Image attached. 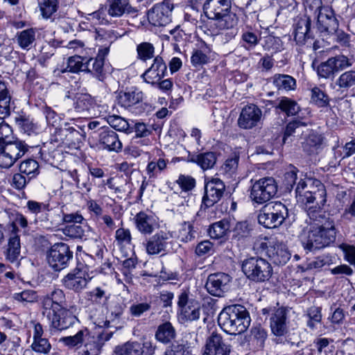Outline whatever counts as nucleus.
<instances>
[{"label":"nucleus","mask_w":355,"mask_h":355,"mask_svg":"<svg viewBox=\"0 0 355 355\" xmlns=\"http://www.w3.org/2000/svg\"><path fill=\"white\" fill-rule=\"evenodd\" d=\"M202 11L208 21H201L198 28L206 35H216L224 30H231L230 38L236 35L239 17L232 11V0H205Z\"/></svg>","instance_id":"1"},{"label":"nucleus","mask_w":355,"mask_h":355,"mask_svg":"<svg viewBox=\"0 0 355 355\" xmlns=\"http://www.w3.org/2000/svg\"><path fill=\"white\" fill-rule=\"evenodd\" d=\"M250 317L246 308L241 304H233L223 309L218 317V323L227 334H241L250 324Z\"/></svg>","instance_id":"2"},{"label":"nucleus","mask_w":355,"mask_h":355,"mask_svg":"<svg viewBox=\"0 0 355 355\" xmlns=\"http://www.w3.org/2000/svg\"><path fill=\"white\" fill-rule=\"evenodd\" d=\"M67 301L63 291L58 289L52 294V298L46 297L42 301V313L51 322L53 328L57 331L67 329Z\"/></svg>","instance_id":"3"},{"label":"nucleus","mask_w":355,"mask_h":355,"mask_svg":"<svg viewBox=\"0 0 355 355\" xmlns=\"http://www.w3.org/2000/svg\"><path fill=\"white\" fill-rule=\"evenodd\" d=\"M241 270L250 281L255 283L266 282L273 274L270 263L259 256L245 258L242 261Z\"/></svg>","instance_id":"4"},{"label":"nucleus","mask_w":355,"mask_h":355,"mask_svg":"<svg viewBox=\"0 0 355 355\" xmlns=\"http://www.w3.org/2000/svg\"><path fill=\"white\" fill-rule=\"evenodd\" d=\"M288 216L287 207L279 201H275L265 205L260 209L257 219L264 227L275 228L280 226Z\"/></svg>","instance_id":"5"},{"label":"nucleus","mask_w":355,"mask_h":355,"mask_svg":"<svg viewBox=\"0 0 355 355\" xmlns=\"http://www.w3.org/2000/svg\"><path fill=\"white\" fill-rule=\"evenodd\" d=\"M277 184L272 177H265L256 180L251 186L250 198L252 202L263 205L275 196Z\"/></svg>","instance_id":"6"},{"label":"nucleus","mask_w":355,"mask_h":355,"mask_svg":"<svg viewBox=\"0 0 355 355\" xmlns=\"http://www.w3.org/2000/svg\"><path fill=\"white\" fill-rule=\"evenodd\" d=\"M308 215L311 220L314 221L315 227H319L320 232V236L323 241L325 247L334 243L336 236V229L335 227L334 220L326 215L324 212L313 210L312 208L308 211Z\"/></svg>","instance_id":"7"},{"label":"nucleus","mask_w":355,"mask_h":355,"mask_svg":"<svg viewBox=\"0 0 355 355\" xmlns=\"http://www.w3.org/2000/svg\"><path fill=\"white\" fill-rule=\"evenodd\" d=\"M28 146L16 139L4 144H0V166L10 168L28 151Z\"/></svg>","instance_id":"8"},{"label":"nucleus","mask_w":355,"mask_h":355,"mask_svg":"<svg viewBox=\"0 0 355 355\" xmlns=\"http://www.w3.org/2000/svg\"><path fill=\"white\" fill-rule=\"evenodd\" d=\"M352 64V60L347 56L338 55L321 62L317 67V74L321 78H334L335 74L350 67Z\"/></svg>","instance_id":"9"},{"label":"nucleus","mask_w":355,"mask_h":355,"mask_svg":"<svg viewBox=\"0 0 355 355\" xmlns=\"http://www.w3.org/2000/svg\"><path fill=\"white\" fill-rule=\"evenodd\" d=\"M179 317L183 322L198 320L200 315L199 302L189 297V292L184 291L178 295Z\"/></svg>","instance_id":"10"},{"label":"nucleus","mask_w":355,"mask_h":355,"mask_svg":"<svg viewBox=\"0 0 355 355\" xmlns=\"http://www.w3.org/2000/svg\"><path fill=\"white\" fill-rule=\"evenodd\" d=\"M174 5L171 0L156 3L148 12V19L154 26H164L171 21Z\"/></svg>","instance_id":"11"},{"label":"nucleus","mask_w":355,"mask_h":355,"mask_svg":"<svg viewBox=\"0 0 355 355\" xmlns=\"http://www.w3.org/2000/svg\"><path fill=\"white\" fill-rule=\"evenodd\" d=\"M85 121L83 119H70L68 121V148L76 150L80 154V148L85 138Z\"/></svg>","instance_id":"12"},{"label":"nucleus","mask_w":355,"mask_h":355,"mask_svg":"<svg viewBox=\"0 0 355 355\" xmlns=\"http://www.w3.org/2000/svg\"><path fill=\"white\" fill-rule=\"evenodd\" d=\"M339 23L334 10L324 6L317 15V28L321 33L334 34L338 29Z\"/></svg>","instance_id":"13"},{"label":"nucleus","mask_w":355,"mask_h":355,"mask_svg":"<svg viewBox=\"0 0 355 355\" xmlns=\"http://www.w3.org/2000/svg\"><path fill=\"white\" fill-rule=\"evenodd\" d=\"M311 19L307 14L297 16L294 24V40L298 45H304L309 40H313Z\"/></svg>","instance_id":"14"},{"label":"nucleus","mask_w":355,"mask_h":355,"mask_svg":"<svg viewBox=\"0 0 355 355\" xmlns=\"http://www.w3.org/2000/svg\"><path fill=\"white\" fill-rule=\"evenodd\" d=\"M225 191V185L224 182L219 178H213L205 186L202 203L207 207H212L222 198Z\"/></svg>","instance_id":"15"},{"label":"nucleus","mask_w":355,"mask_h":355,"mask_svg":"<svg viewBox=\"0 0 355 355\" xmlns=\"http://www.w3.org/2000/svg\"><path fill=\"white\" fill-rule=\"evenodd\" d=\"M156 347L150 342L143 344L135 341L127 342L123 345H118L114 349L116 355H153Z\"/></svg>","instance_id":"16"},{"label":"nucleus","mask_w":355,"mask_h":355,"mask_svg":"<svg viewBox=\"0 0 355 355\" xmlns=\"http://www.w3.org/2000/svg\"><path fill=\"white\" fill-rule=\"evenodd\" d=\"M172 234L160 230L149 238L146 243V250L148 254L155 255L166 252L172 241Z\"/></svg>","instance_id":"17"},{"label":"nucleus","mask_w":355,"mask_h":355,"mask_svg":"<svg viewBox=\"0 0 355 355\" xmlns=\"http://www.w3.org/2000/svg\"><path fill=\"white\" fill-rule=\"evenodd\" d=\"M262 116L260 108L254 104L245 105L241 110L238 119V125L245 130L256 127Z\"/></svg>","instance_id":"18"},{"label":"nucleus","mask_w":355,"mask_h":355,"mask_svg":"<svg viewBox=\"0 0 355 355\" xmlns=\"http://www.w3.org/2000/svg\"><path fill=\"white\" fill-rule=\"evenodd\" d=\"M231 279L229 275L223 272L211 274L208 276L205 287L211 295L220 297L227 289Z\"/></svg>","instance_id":"19"},{"label":"nucleus","mask_w":355,"mask_h":355,"mask_svg":"<svg viewBox=\"0 0 355 355\" xmlns=\"http://www.w3.org/2000/svg\"><path fill=\"white\" fill-rule=\"evenodd\" d=\"M47 261L55 271H60L67 266V245L55 243L47 254Z\"/></svg>","instance_id":"20"},{"label":"nucleus","mask_w":355,"mask_h":355,"mask_svg":"<svg viewBox=\"0 0 355 355\" xmlns=\"http://www.w3.org/2000/svg\"><path fill=\"white\" fill-rule=\"evenodd\" d=\"M231 347L220 334L212 333L207 339L203 355H229Z\"/></svg>","instance_id":"21"},{"label":"nucleus","mask_w":355,"mask_h":355,"mask_svg":"<svg viewBox=\"0 0 355 355\" xmlns=\"http://www.w3.org/2000/svg\"><path fill=\"white\" fill-rule=\"evenodd\" d=\"M166 72L167 67L163 58L156 56L150 67L146 70L141 77L146 83L155 85L165 76Z\"/></svg>","instance_id":"22"},{"label":"nucleus","mask_w":355,"mask_h":355,"mask_svg":"<svg viewBox=\"0 0 355 355\" xmlns=\"http://www.w3.org/2000/svg\"><path fill=\"white\" fill-rule=\"evenodd\" d=\"M98 144L101 148L110 152L119 153L123 147L118 134L109 128L98 133Z\"/></svg>","instance_id":"23"},{"label":"nucleus","mask_w":355,"mask_h":355,"mask_svg":"<svg viewBox=\"0 0 355 355\" xmlns=\"http://www.w3.org/2000/svg\"><path fill=\"white\" fill-rule=\"evenodd\" d=\"M315 184L318 185V189L309 191L306 193V198H308L307 202H300V204L309 206L307 211L309 209L312 208L313 210L322 211V207L325 205L326 200V189L323 184L319 180H315Z\"/></svg>","instance_id":"24"},{"label":"nucleus","mask_w":355,"mask_h":355,"mask_svg":"<svg viewBox=\"0 0 355 355\" xmlns=\"http://www.w3.org/2000/svg\"><path fill=\"white\" fill-rule=\"evenodd\" d=\"M105 10L112 17H121L125 14L136 15L137 9L133 8L130 0H107Z\"/></svg>","instance_id":"25"},{"label":"nucleus","mask_w":355,"mask_h":355,"mask_svg":"<svg viewBox=\"0 0 355 355\" xmlns=\"http://www.w3.org/2000/svg\"><path fill=\"white\" fill-rule=\"evenodd\" d=\"M287 312L288 310L286 308L280 307L271 313L270 327L274 335L282 336L287 333Z\"/></svg>","instance_id":"26"},{"label":"nucleus","mask_w":355,"mask_h":355,"mask_svg":"<svg viewBox=\"0 0 355 355\" xmlns=\"http://www.w3.org/2000/svg\"><path fill=\"white\" fill-rule=\"evenodd\" d=\"M87 58L83 56L74 55L68 58V72L76 73L74 76H68V82L74 80L77 87H80L78 80H80L78 73L80 71H90L89 62H87Z\"/></svg>","instance_id":"27"},{"label":"nucleus","mask_w":355,"mask_h":355,"mask_svg":"<svg viewBox=\"0 0 355 355\" xmlns=\"http://www.w3.org/2000/svg\"><path fill=\"white\" fill-rule=\"evenodd\" d=\"M319 227L312 225L306 236L302 239V245L306 250L314 252L325 248L321 236L319 235Z\"/></svg>","instance_id":"28"},{"label":"nucleus","mask_w":355,"mask_h":355,"mask_svg":"<svg viewBox=\"0 0 355 355\" xmlns=\"http://www.w3.org/2000/svg\"><path fill=\"white\" fill-rule=\"evenodd\" d=\"M267 254L273 263L278 266L286 264L291 259L290 252L282 243H277L270 246L267 251Z\"/></svg>","instance_id":"29"},{"label":"nucleus","mask_w":355,"mask_h":355,"mask_svg":"<svg viewBox=\"0 0 355 355\" xmlns=\"http://www.w3.org/2000/svg\"><path fill=\"white\" fill-rule=\"evenodd\" d=\"M176 336V330L170 322L160 324L155 334V339L164 345L172 344Z\"/></svg>","instance_id":"30"},{"label":"nucleus","mask_w":355,"mask_h":355,"mask_svg":"<svg viewBox=\"0 0 355 355\" xmlns=\"http://www.w3.org/2000/svg\"><path fill=\"white\" fill-rule=\"evenodd\" d=\"M134 219L137 229L141 234H150L154 231L156 222L153 216L140 211L136 214Z\"/></svg>","instance_id":"31"},{"label":"nucleus","mask_w":355,"mask_h":355,"mask_svg":"<svg viewBox=\"0 0 355 355\" xmlns=\"http://www.w3.org/2000/svg\"><path fill=\"white\" fill-rule=\"evenodd\" d=\"M253 230V225L248 220L236 222L231 230L232 239L243 243L252 236Z\"/></svg>","instance_id":"32"},{"label":"nucleus","mask_w":355,"mask_h":355,"mask_svg":"<svg viewBox=\"0 0 355 355\" xmlns=\"http://www.w3.org/2000/svg\"><path fill=\"white\" fill-rule=\"evenodd\" d=\"M83 267V263L78 262L76 268L77 272L76 273H68V288L78 292L86 286L87 280L84 277Z\"/></svg>","instance_id":"33"},{"label":"nucleus","mask_w":355,"mask_h":355,"mask_svg":"<svg viewBox=\"0 0 355 355\" xmlns=\"http://www.w3.org/2000/svg\"><path fill=\"white\" fill-rule=\"evenodd\" d=\"M271 82L279 91H294L296 89V80L288 74L275 73L271 77Z\"/></svg>","instance_id":"34"},{"label":"nucleus","mask_w":355,"mask_h":355,"mask_svg":"<svg viewBox=\"0 0 355 355\" xmlns=\"http://www.w3.org/2000/svg\"><path fill=\"white\" fill-rule=\"evenodd\" d=\"M144 94L137 88H132L125 92H120L118 97L119 103L124 107H130L143 100Z\"/></svg>","instance_id":"35"},{"label":"nucleus","mask_w":355,"mask_h":355,"mask_svg":"<svg viewBox=\"0 0 355 355\" xmlns=\"http://www.w3.org/2000/svg\"><path fill=\"white\" fill-rule=\"evenodd\" d=\"M74 111L80 114L78 119L86 118L90 114V110L94 109V103L89 96L80 94L76 100H73Z\"/></svg>","instance_id":"36"},{"label":"nucleus","mask_w":355,"mask_h":355,"mask_svg":"<svg viewBox=\"0 0 355 355\" xmlns=\"http://www.w3.org/2000/svg\"><path fill=\"white\" fill-rule=\"evenodd\" d=\"M341 92H347L355 87V69L346 71L341 73L335 81V87Z\"/></svg>","instance_id":"37"},{"label":"nucleus","mask_w":355,"mask_h":355,"mask_svg":"<svg viewBox=\"0 0 355 355\" xmlns=\"http://www.w3.org/2000/svg\"><path fill=\"white\" fill-rule=\"evenodd\" d=\"M317 189H318V187L315 184V180H312L311 179H301L295 188V197L297 202H307L308 198H306L305 194L308 193L309 191Z\"/></svg>","instance_id":"38"},{"label":"nucleus","mask_w":355,"mask_h":355,"mask_svg":"<svg viewBox=\"0 0 355 355\" xmlns=\"http://www.w3.org/2000/svg\"><path fill=\"white\" fill-rule=\"evenodd\" d=\"M217 157L214 152H205L194 155L191 158L192 162L196 163L204 171L212 168L216 163Z\"/></svg>","instance_id":"39"},{"label":"nucleus","mask_w":355,"mask_h":355,"mask_svg":"<svg viewBox=\"0 0 355 355\" xmlns=\"http://www.w3.org/2000/svg\"><path fill=\"white\" fill-rule=\"evenodd\" d=\"M83 220L82 215L76 213L68 214V237L81 238L83 236L84 230L80 225L76 223H81Z\"/></svg>","instance_id":"40"},{"label":"nucleus","mask_w":355,"mask_h":355,"mask_svg":"<svg viewBox=\"0 0 355 355\" xmlns=\"http://www.w3.org/2000/svg\"><path fill=\"white\" fill-rule=\"evenodd\" d=\"M323 137L322 135L311 132L309 134L304 141L302 143V146L304 152L311 155L315 153L318 148L322 145Z\"/></svg>","instance_id":"41"},{"label":"nucleus","mask_w":355,"mask_h":355,"mask_svg":"<svg viewBox=\"0 0 355 355\" xmlns=\"http://www.w3.org/2000/svg\"><path fill=\"white\" fill-rule=\"evenodd\" d=\"M275 107L279 109L287 116H294L300 110V107L295 101L286 96L278 98Z\"/></svg>","instance_id":"42"},{"label":"nucleus","mask_w":355,"mask_h":355,"mask_svg":"<svg viewBox=\"0 0 355 355\" xmlns=\"http://www.w3.org/2000/svg\"><path fill=\"white\" fill-rule=\"evenodd\" d=\"M21 251L19 236L15 233H11L8 239V248L6 252V257L11 262L15 261Z\"/></svg>","instance_id":"43"},{"label":"nucleus","mask_w":355,"mask_h":355,"mask_svg":"<svg viewBox=\"0 0 355 355\" xmlns=\"http://www.w3.org/2000/svg\"><path fill=\"white\" fill-rule=\"evenodd\" d=\"M11 96L8 89L7 83L0 80V114L3 117L10 114Z\"/></svg>","instance_id":"44"},{"label":"nucleus","mask_w":355,"mask_h":355,"mask_svg":"<svg viewBox=\"0 0 355 355\" xmlns=\"http://www.w3.org/2000/svg\"><path fill=\"white\" fill-rule=\"evenodd\" d=\"M16 40L19 46L23 49L28 50L32 46L35 40V31L33 28H28L16 35Z\"/></svg>","instance_id":"45"},{"label":"nucleus","mask_w":355,"mask_h":355,"mask_svg":"<svg viewBox=\"0 0 355 355\" xmlns=\"http://www.w3.org/2000/svg\"><path fill=\"white\" fill-rule=\"evenodd\" d=\"M311 103L318 107H326L329 105V97L321 88L315 86L311 89Z\"/></svg>","instance_id":"46"},{"label":"nucleus","mask_w":355,"mask_h":355,"mask_svg":"<svg viewBox=\"0 0 355 355\" xmlns=\"http://www.w3.org/2000/svg\"><path fill=\"white\" fill-rule=\"evenodd\" d=\"M191 347L188 341L182 340L172 343L164 352L163 355H191Z\"/></svg>","instance_id":"47"},{"label":"nucleus","mask_w":355,"mask_h":355,"mask_svg":"<svg viewBox=\"0 0 355 355\" xmlns=\"http://www.w3.org/2000/svg\"><path fill=\"white\" fill-rule=\"evenodd\" d=\"M115 38L116 36L112 31H107L103 35H99V42H102V44L98 49L96 55L97 58H102V60H105V57L110 51V47Z\"/></svg>","instance_id":"48"},{"label":"nucleus","mask_w":355,"mask_h":355,"mask_svg":"<svg viewBox=\"0 0 355 355\" xmlns=\"http://www.w3.org/2000/svg\"><path fill=\"white\" fill-rule=\"evenodd\" d=\"M239 159L240 156L238 153H232L225 161L224 164L221 166L220 171L222 173L227 175L228 178H230L233 175L236 174L238 169Z\"/></svg>","instance_id":"49"},{"label":"nucleus","mask_w":355,"mask_h":355,"mask_svg":"<svg viewBox=\"0 0 355 355\" xmlns=\"http://www.w3.org/2000/svg\"><path fill=\"white\" fill-rule=\"evenodd\" d=\"M230 229V224L227 220H221L213 223L209 228V235L212 239H220L226 235Z\"/></svg>","instance_id":"50"},{"label":"nucleus","mask_w":355,"mask_h":355,"mask_svg":"<svg viewBox=\"0 0 355 355\" xmlns=\"http://www.w3.org/2000/svg\"><path fill=\"white\" fill-rule=\"evenodd\" d=\"M211 52V49L206 44L202 46L201 49L195 50L191 58V62L194 67L200 66L207 64L209 61L208 53Z\"/></svg>","instance_id":"51"},{"label":"nucleus","mask_w":355,"mask_h":355,"mask_svg":"<svg viewBox=\"0 0 355 355\" xmlns=\"http://www.w3.org/2000/svg\"><path fill=\"white\" fill-rule=\"evenodd\" d=\"M196 232L193 225L189 222H184L179 230L178 238L180 241L188 243L195 239Z\"/></svg>","instance_id":"52"},{"label":"nucleus","mask_w":355,"mask_h":355,"mask_svg":"<svg viewBox=\"0 0 355 355\" xmlns=\"http://www.w3.org/2000/svg\"><path fill=\"white\" fill-rule=\"evenodd\" d=\"M137 53L138 59L146 61L154 57L155 47L153 44L144 42L137 46Z\"/></svg>","instance_id":"53"},{"label":"nucleus","mask_w":355,"mask_h":355,"mask_svg":"<svg viewBox=\"0 0 355 355\" xmlns=\"http://www.w3.org/2000/svg\"><path fill=\"white\" fill-rule=\"evenodd\" d=\"M39 164L35 159H29L24 161L19 166V171L21 173L28 176V180L38 174Z\"/></svg>","instance_id":"54"},{"label":"nucleus","mask_w":355,"mask_h":355,"mask_svg":"<svg viewBox=\"0 0 355 355\" xmlns=\"http://www.w3.org/2000/svg\"><path fill=\"white\" fill-rule=\"evenodd\" d=\"M106 120L108 124L116 130L126 132L129 129L128 122L120 116L108 115Z\"/></svg>","instance_id":"55"},{"label":"nucleus","mask_w":355,"mask_h":355,"mask_svg":"<svg viewBox=\"0 0 355 355\" xmlns=\"http://www.w3.org/2000/svg\"><path fill=\"white\" fill-rule=\"evenodd\" d=\"M175 183L180 187L182 192L188 195L196 187V180L190 175H180Z\"/></svg>","instance_id":"56"},{"label":"nucleus","mask_w":355,"mask_h":355,"mask_svg":"<svg viewBox=\"0 0 355 355\" xmlns=\"http://www.w3.org/2000/svg\"><path fill=\"white\" fill-rule=\"evenodd\" d=\"M78 167L69 170L68 173L69 174L70 178L73 180L74 184H76L78 189H83L85 188L87 191H89L91 190V187L86 182H83L80 184L79 176L80 173L84 171L83 166L82 163H79L78 164Z\"/></svg>","instance_id":"57"},{"label":"nucleus","mask_w":355,"mask_h":355,"mask_svg":"<svg viewBox=\"0 0 355 355\" xmlns=\"http://www.w3.org/2000/svg\"><path fill=\"white\" fill-rule=\"evenodd\" d=\"M327 263V261L324 256H320L315 257L313 260H307L304 262L302 266H300V268L302 271H309L313 270H318L325 266Z\"/></svg>","instance_id":"58"},{"label":"nucleus","mask_w":355,"mask_h":355,"mask_svg":"<svg viewBox=\"0 0 355 355\" xmlns=\"http://www.w3.org/2000/svg\"><path fill=\"white\" fill-rule=\"evenodd\" d=\"M242 46L249 50L255 47L259 43V38L256 33L246 31L242 34L241 36Z\"/></svg>","instance_id":"59"},{"label":"nucleus","mask_w":355,"mask_h":355,"mask_svg":"<svg viewBox=\"0 0 355 355\" xmlns=\"http://www.w3.org/2000/svg\"><path fill=\"white\" fill-rule=\"evenodd\" d=\"M57 10L56 0H44L40 4V11L43 17L49 18Z\"/></svg>","instance_id":"60"},{"label":"nucleus","mask_w":355,"mask_h":355,"mask_svg":"<svg viewBox=\"0 0 355 355\" xmlns=\"http://www.w3.org/2000/svg\"><path fill=\"white\" fill-rule=\"evenodd\" d=\"M85 332L86 330L80 329L78 330V332L74 335L68 336V347L78 348L82 346L85 336L88 334V333Z\"/></svg>","instance_id":"61"},{"label":"nucleus","mask_w":355,"mask_h":355,"mask_svg":"<svg viewBox=\"0 0 355 355\" xmlns=\"http://www.w3.org/2000/svg\"><path fill=\"white\" fill-rule=\"evenodd\" d=\"M16 123L21 131L28 135L33 132L36 129V126L33 122L30 119L24 116L17 118Z\"/></svg>","instance_id":"62"},{"label":"nucleus","mask_w":355,"mask_h":355,"mask_svg":"<svg viewBox=\"0 0 355 355\" xmlns=\"http://www.w3.org/2000/svg\"><path fill=\"white\" fill-rule=\"evenodd\" d=\"M297 171L298 170L295 167L292 166L289 171L285 173L284 185L286 190L291 191L295 184Z\"/></svg>","instance_id":"63"},{"label":"nucleus","mask_w":355,"mask_h":355,"mask_svg":"<svg viewBox=\"0 0 355 355\" xmlns=\"http://www.w3.org/2000/svg\"><path fill=\"white\" fill-rule=\"evenodd\" d=\"M31 347L36 352L47 354L51 349V345L47 339L40 338L33 340Z\"/></svg>","instance_id":"64"}]
</instances>
